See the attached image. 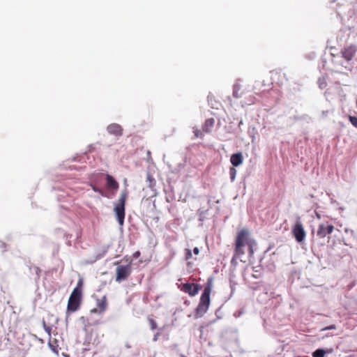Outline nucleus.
<instances>
[{
  "label": "nucleus",
  "instance_id": "b1692460",
  "mask_svg": "<svg viewBox=\"0 0 357 357\" xmlns=\"http://www.w3.org/2000/svg\"><path fill=\"white\" fill-rule=\"evenodd\" d=\"M49 346L51 348V349L55 352V353H58V350H57V345L56 346H54V344H52V341H50L49 342Z\"/></svg>",
  "mask_w": 357,
  "mask_h": 357
},
{
  "label": "nucleus",
  "instance_id": "6e6552de",
  "mask_svg": "<svg viewBox=\"0 0 357 357\" xmlns=\"http://www.w3.org/2000/svg\"><path fill=\"white\" fill-rule=\"evenodd\" d=\"M334 231V227L328 222L319 224L317 229V235L319 238H324L327 235L331 234Z\"/></svg>",
  "mask_w": 357,
  "mask_h": 357
},
{
  "label": "nucleus",
  "instance_id": "9d476101",
  "mask_svg": "<svg viewBox=\"0 0 357 357\" xmlns=\"http://www.w3.org/2000/svg\"><path fill=\"white\" fill-rule=\"evenodd\" d=\"M107 130L109 134L114 135L116 137H120L123 134L122 127L117 123H112L109 125L107 128Z\"/></svg>",
  "mask_w": 357,
  "mask_h": 357
},
{
  "label": "nucleus",
  "instance_id": "4468645a",
  "mask_svg": "<svg viewBox=\"0 0 357 357\" xmlns=\"http://www.w3.org/2000/svg\"><path fill=\"white\" fill-rule=\"evenodd\" d=\"M97 306L99 309L100 313L105 310L107 307V300L105 296H103L101 299L98 300Z\"/></svg>",
  "mask_w": 357,
  "mask_h": 357
},
{
  "label": "nucleus",
  "instance_id": "2eb2a0df",
  "mask_svg": "<svg viewBox=\"0 0 357 357\" xmlns=\"http://www.w3.org/2000/svg\"><path fill=\"white\" fill-rule=\"evenodd\" d=\"M243 91L241 90L239 84H235L233 89V96L236 98H239L242 96Z\"/></svg>",
  "mask_w": 357,
  "mask_h": 357
},
{
  "label": "nucleus",
  "instance_id": "7c9ffc66",
  "mask_svg": "<svg viewBox=\"0 0 357 357\" xmlns=\"http://www.w3.org/2000/svg\"><path fill=\"white\" fill-rule=\"evenodd\" d=\"M98 312H99V309L98 308H94V309L91 310V312H92V313H96Z\"/></svg>",
  "mask_w": 357,
  "mask_h": 357
},
{
  "label": "nucleus",
  "instance_id": "f03ea898",
  "mask_svg": "<svg viewBox=\"0 0 357 357\" xmlns=\"http://www.w3.org/2000/svg\"><path fill=\"white\" fill-rule=\"evenodd\" d=\"M213 288V280L209 278L205 284L204 291L201 295L199 303L195 310V316L197 317H202L208 310L211 298L210 294Z\"/></svg>",
  "mask_w": 357,
  "mask_h": 357
},
{
  "label": "nucleus",
  "instance_id": "c756f323",
  "mask_svg": "<svg viewBox=\"0 0 357 357\" xmlns=\"http://www.w3.org/2000/svg\"><path fill=\"white\" fill-rule=\"evenodd\" d=\"M159 335H160V333H157V334H155V335H154V337H153V341H154V342H155V341H157V340H158Z\"/></svg>",
  "mask_w": 357,
  "mask_h": 357
},
{
  "label": "nucleus",
  "instance_id": "f257e3e1",
  "mask_svg": "<svg viewBox=\"0 0 357 357\" xmlns=\"http://www.w3.org/2000/svg\"><path fill=\"white\" fill-rule=\"evenodd\" d=\"M256 245L255 241L250 237L248 229H243L238 231L234 243V253L231 259V264L236 263L237 259L245 262L242 258L245 255V248L248 257L254 255V247Z\"/></svg>",
  "mask_w": 357,
  "mask_h": 357
},
{
  "label": "nucleus",
  "instance_id": "6ab92c4d",
  "mask_svg": "<svg viewBox=\"0 0 357 357\" xmlns=\"http://www.w3.org/2000/svg\"><path fill=\"white\" fill-rule=\"evenodd\" d=\"M91 188H92V189H93V190L94 192H98L102 196L106 197V195H105V192L102 189H100V188H98L96 185H92V184L91 185Z\"/></svg>",
  "mask_w": 357,
  "mask_h": 357
},
{
  "label": "nucleus",
  "instance_id": "20e7f679",
  "mask_svg": "<svg viewBox=\"0 0 357 357\" xmlns=\"http://www.w3.org/2000/svg\"><path fill=\"white\" fill-rule=\"evenodd\" d=\"M128 190L125 189L121 192L120 197L115 204L114 212L117 221L120 225H123L125 218V205L128 197Z\"/></svg>",
  "mask_w": 357,
  "mask_h": 357
},
{
  "label": "nucleus",
  "instance_id": "4be33fe9",
  "mask_svg": "<svg viewBox=\"0 0 357 357\" xmlns=\"http://www.w3.org/2000/svg\"><path fill=\"white\" fill-rule=\"evenodd\" d=\"M30 269L33 270L36 273V274L37 275V278H40L41 270L40 269L39 267L33 266V267L30 268Z\"/></svg>",
  "mask_w": 357,
  "mask_h": 357
},
{
  "label": "nucleus",
  "instance_id": "c85d7f7f",
  "mask_svg": "<svg viewBox=\"0 0 357 357\" xmlns=\"http://www.w3.org/2000/svg\"><path fill=\"white\" fill-rule=\"evenodd\" d=\"M140 256V252L137 251L133 254V257L138 258Z\"/></svg>",
  "mask_w": 357,
  "mask_h": 357
},
{
  "label": "nucleus",
  "instance_id": "1a4fd4ad",
  "mask_svg": "<svg viewBox=\"0 0 357 357\" xmlns=\"http://www.w3.org/2000/svg\"><path fill=\"white\" fill-rule=\"evenodd\" d=\"M356 46L351 45L349 46L344 47V49L342 50V57L345 59L347 61H351L353 57L354 56L356 52Z\"/></svg>",
  "mask_w": 357,
  "mask_h": 357
},
{
  "label": "nucleus",
  "instance_id": "a878e982",
  "mask_svg": "<svg viewBox=\"0 0 357 357\" xmlns=\"http://www.w3.org/2000/svg\"><path fill=\"white\" fill-rule=\"evenodd\" d=\"M43 327H44V329L45 331L48 333V335L50 336L51 335V328L48 326L46 325V324L45 323V321L43 322Z\"/></svg>",
  "mask_w": 357,
  "mask_h": 357
},
{
  "label": "nucleus",
  "instance_id": "bb28decb",
  "mask_svg": "<svg viewBox=\"0 0 357 357\" xmlns=\"http://www.w3.org/2000/svg\"><path fill=\"white\" fill-rule=\"evenodd\" d=\"M336 327L335 325H331V326H328L327 327H326L324 330L326 331V330H333V329H335Z\"/></svg>",
  "mask_w": 357,
  "mask_h": 357
},
{
  "label": "nucleus",
  "instance_id": "423d86ee",
  "mask_svg": "<svg viewBox=\"0 0 357 357\" xmlns=\"http://www.w3.org/2000/svg\"><path fill=\"white\" fill-rule=\"evenodd\" d=\"M131 272L132 267L130 264L118 266L116 269V281L121 282L126 280L130 275Z\"/></svg>",
  "mask_w": 357,
  "mask_h": 357
},
{
  "label": "nucleus",
  "instance_id": "39448f33",
  "mask_svg": "<svg viewBox=\"0 0 357 357\" xmlns=\"http://www.w3.org/2000/svg\"><path fill=\"white\" fill-rule=\"evenodd\" d=\"M291 233L298 243L303 242L305 238L306 232L300 217L297 218L296 223L292 227Z\"/></svg>",
  "mask_w": 357,
  "mask_h": 357
},
{
  "label": "nucleus",
  "instance_id": "2f4dec72",
  "mask_svg": "<svg viewBox=\"0 0 357 357\" xmlns=\"http://www.w3.org/2000/svg\"><path fill=\"white\" fill-rule=\"evenodd\" d=\"M151 151H147V155H148V156H149V157H151Z\"/></svg>",
  "mask_w": 357,
  "mask_h": 357
},
{
  "label": "nucleus",
  "instance_id": "7ed1b4c3",
  "mask_svg": "<svg viewBox=\"0 0 357 357\" xmlns=\"http://www.w3.org/2000/svg\"><path fill=\"white\" fill-rule=\"evenodd\" d=\"M82 282L80 280L77 282V287L72 291L68 302L67 311H77L81 304L82 296Z\"/></svg>",
  "mask_w": 357,
  "mask_h": 357
},
{
  "label": "nucleus",
  "instance_id": "0eeeda50",
  "mask_svg": "<svg viewBox=\"0 0 357 357\" xmlns=\"http://www.w3.org/2000/svg\"><path fill=\"white\" fill-rule=\"evenodd\" d=\"M201 288L202 287L199 284L185 282L181 284L180 289L181 291L192 297L198 294Z\"/></svg>",
  "mask_w": 357,
  "mask_h": 357
},
{
  "label": "nucleus",
  "instance_id": "412c9836",
  "mask_svg": "<svg viewBox=\"0 0 357 357\" xmlns=\"http://www.w3.org/2000/svg\"><path fill=\"white\" fill-rule=\"evenodd\" d=\"M349 121L351 122V123L355 127L357 128V117L356 116H349Z\"/></svg>",
  "mask_w": 357,
  "mask_h": 357
},
{
  "label": "nucleus",
  "instance_id": "393cba45",
  "mask_svg": "<svg viewBox=\"0 0 357 357\" xmlns=\"http://www.w3.org/2000/svg\"><path fill=\"white\" fill-rule=\"evenodd\" d=\"M192 257V252L190 249H185V259H190Z\"/></svg>",
  "mask_w": 357,
  "mask_h": 357
},
{
  "label": "nucleus",
  "instance_id": "cd10ccee",
  "mask_svg": "<svg viewBox=\"0 0 357 357\" xmlns=\"http://www.w3.org/2000/svg\"><path fill=\"white\" fill-rule=\"evenodd\" d=\"M193 252L195 255H198L199 253V249L197 248V247H195L194 249H193Z\"/></svg>",
  "mask_w": 357,
  "mask_h": 357
},
{
  "label": "nucleus",
  "instance_id": "a211bd4d",
  "mask_svg": "<svg viewBox=\"0 0 357 357\" xmlns=\"http://www.w3.org/2000/svg\"><path fill=\"white\" fill-rule=\"evenodd\" d=\"M236 173H237V171L234 167H230L229 175H230L231 181H234L236 176Z\"/></svg>",
  "mask_w": 357,
  "mask_h": 357
},
{
  "label": "nucleus",
  "instance_id": "5701e85b",
  "mask_svg": "<svg viewBox=\"0 0 357 357\" xmlns=\"http://www.w3.org/2000/svg\"><path fill=\"white\" fill-rule=\"evenodd\" d=\"M318 82L321 89H324L326 86V82H325L324 79H319Z\"/></svg>",
  "mask_w": 357,
  "mask_h": 357
},
{
  "label": "nucleus",
  "instance_id": "f8f14e48",
  "mask_svg": "<svg viewBox=\"0 0 357 357\" xmlns=\"http://www.w3.org/2000/svg\"><path fill=\"white\" fill-rule=\"evenodd\" d=\"M243 157L241 152L234 153L230 157V162L234 167H238L243 163Z\"/></svg>",
  "mask_w": 357,
  "mask_h": 357
},
{
  "label": "nucleus",
  "instance_id": "f3484780",
  "mask_svg": "<svg viewBox=\"0 0 357 357\" xmlns=\"http://www.w3.org/2000/svg\"><path fill=\"white\" fill-rule=\"evenodd\" d=\"M193 132L196 138H203L204 137V132L203 130H200L198 128H194Z\"/></svg>",
  "mask_w": 357,
  "mask_h": 357
},
{
  "label": "nucleus",
  "instance_id": "aec40b11",
  "mask_svg": "<svg viewBox=\"0 0 357 357\" xmlns=\"http://www.w3.org/2000/svg\"><path fill=\"white\" fill-rule=\"evenodd\" d=\"M148 320H149V323L150 328L151 330H154V329L157 328V327H158L157 324L153 319L149 318Z\"/></svg>",
  "mask_w": 357,
  "mask_h": 357
},
{
  "label": "nucleus",
  "instance_id": "9b49d317",
  "mask_svg": "<svg viewBox=\"0 0 357 357\" xmlns=\"http://www.w3.org/2000/svg\"><path fill=\"white\" fill-rule=\"evenodd\" d=\"M106 185L108 189H111L114 191H116L119 188V183L109 174H106Z\"/></svg>",
  "mask_w": 357,
  "mask_h": 357
},
{
  "label": "nucleus",
  "instance_id": "ddd939ff",
  "mask_svg": "<svg viewBox=\"0 0 357 357\" xmlns=\"http://www.w3.org/2000/svg\"><path fill=\"white\" fill-rule=\"evenodd\" d=\"M215 120L213 118L208 119L205 121L202 126V130L205 133H209L211 132L212 128L214 126Z\"/></svg>",
  "mask_w": 357,
  "mask_h": 357
},
{
  "label": "nucleus",
  "instance_id": "dca6fc26",
  "mask_svg": "<svg viewBox=\"0 0 357 357\" xmlns=\"http://www.w3.org/2000/svg\"><path fill=\"white\" fill-rule=\"evenodd\" d=\"M326 352L324 349H318L312 353L313 357H324Z\"/></svg>",
  "mask_w": 357,
  "mask_h": 357
}]
</instances>
